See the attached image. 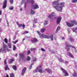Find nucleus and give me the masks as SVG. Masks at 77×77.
Returning a JSON list of instances; mask_svg holds the SVG:
<instances>
[{
    "mask_svg": "<svg viewBox=\"0 0 77 77\" xmlns=\"http://www.w3.org/2000/svg\"><path fill=\"white\" fill-rule=\"evenodd\" d=\"M32 65H33L32 64L31 65L29 66V69H32Z\"/></svg>",
    "mask_w": 77,
    "mask_h": 77,
    "instance_id": "39",
    "label": "nucleus"
},
{
    "mask_svg": "<svg viewBox=\"0 0 77 77\" xmlns=\"http://www.w3.org/2000/svg\"><path fill=\"white\" fill-rule=\"evenodd\" d=\"M6 6H7V0H5L4 2L3 8L5 9L6 8Z\"/></svg>",
    "mask_w": 77,
    "mask_h": 77,
    "instance_id": "10",
    "label": "nucleus"
},
{
    "mask_svg": "<svg viewBox=\"0 0 77 77\" xmlns=\"http://www.w3.org/2000/svg\"><path fill=\"white\" fill-rule=\"evenodd\" d=\"M37 33H38L39 35L40 38H47V39H50L51 38V41L53 40V35H47L45 34H42L39 33V31H37Z\"/></svg>",
    "mask_w": 77,
    "mask_h": 77,
    "instance_id": "3",
    "label": "nucleus"
},
{
    "mask_svg": "<svg viewBox=\"0 0 77 77\" xmlns=\"http://www.w3.org/2000/svg\"><path fill=\"white\" fill-rule=\"evenodd\" d=\"M14 2V0H10V2L11 4H13Z\"/></svg>",
    "mask_w": 77,
    "mask_h": 77,
    "instance_id": "37",
    "label": "nucleus"
},
{
    "mask_svg": "<svg viewBox=\"0 0 77 77\" xmlns=\"http://www.w3.org/2000/svg\"><path fill=\"white\" fill-rule=\"evenodd\" d=\"M36 50V49L35 48H31L30 49V50L31 51H34L35 50Z\"/></svg>",
    "mask_w": 77,
    "mask_h": 77,
    "instance_id": "32",
    "label": "nucleus"
},
{
    "mask_svg": "<svg viewBox=\"0 0 77 77\" xmlns=\"http://www.w3.org/2000/svg\"><path fill=\"white\" fill-rule=\"evenodd\" d=\"M4 63L5 65H6V60L5 59V60H4Z\"/></svg>",
    "mask_w": 77,
    "mask_h": 77,
    "instance_id": "45",
    "label": "nucleus"
},
{
    "mask_svg": "<svg viewBox=\"0 0 77 77\" xmlns=\"http://www.w3.org/2000/svg\"><path fill=\"white\" fill-rule=\"evenodd\" d=\"M10 77H15L14 74L13 73H11L10 74Z\"/></svg>",
    "mask_w": 77,
    "mask_h": 77,
    "instance_id": "18",
    "label": "nucleus"
},
{
    "mask_svg": "<svg viewBox=\"0 0 77 77\" xmlns=\"http://www.w3.org/2000/svg\"><path fill=\"white\" fill-rule=\"evenodd\" d=\"M48 23V21L46 20L45 21V22L44 23V26H46L47 24Z\"/></svg>",
    "mask_w": 77,
    "mask_h": 77,
    "instance_id": "28",
    "label": "nucleus"
},
{
    "mask_svg": "<svg viewBox=\"0 0 77 77\" xmlns=\"http://www.w3.org/2000/svg\"><path fill=\"white\" fill-rule=\"evenodd\" d=\"M2 15V11H0V15Z\"/></svg>",
    "mask_w": 77,
    "mask_h": 77,
    "instance_id": "55",
    "label": "nucleus"
},
{
    "mask_svg": "<svg viewBox=\"0 0 77 77\" xmlns=\"http://www.w3.org/2000/svg\"><path fill=\"white\" fill-rule=\"evenodd\" d=\"M30 13L31 14L33 15V14H34L35 13V11L33 10H31L30 12Z\"/></svg>",
    "mask_w": 77,
    "mask_h": 77,
    "instance_id": "19",
    "label": "nucleus"
},
{
    "mask_svg": "<svg viewBox=\"0 0 77 77\" xmlns=\"http://www.w3.org/2000/svg\"><path fill=\"white\" fill-rule=\"evenodd\" d=\"M69 40L70 41H71V42H72V41H74V39L72 38V37H70Z\"/></svg>",
    "mask_w": 77,
    "mask_h": 77,
    "instance_id": "27",
    "label": "nucleus"
},
{
    "mask_svg": "<svg viewBox=\"0 0 77 77\" xmlns=\"http://www.w3.org/2000/svg\"><path fill=\"white\" fill-rule=\"evenodd\" d=\"M9 69V67H8V65H6L5 68V70H8V69Z\"/></svg>",
    "mask_w": 77,
    "mask_h": 77,
    "instance_id": "30",
    "label": "nucleus"
},
{
    "mask_svg": "<svg viewBox=\"0 0 77 77\" xmlns=\"http://www.w3.org/2000/svg\"><path fill=\"white\" fill-rule=\"evenodd\" d=\"M36 27V25L33 24V27Z\"/></svg>",
    "mask_w": 77,
    "mask_h": 77,
    "instance_id": "54",
    "label": "nucleus"
},
{
    "mask_svg": "<svg viewBox=\"0 0 77 77\" xmlns=\"http://www.w3.org/2000/svg\"><path fill=\"white\" fill-rule=\"evenodd\" d=\"M68 33H70V31H69V30H68Z\"/></svg>",
    "mask_w": 77,
    "mask_h": 77,
    "instance_id": "56",
    "label": "nucleus"
},
{
    "mask_svg": "<svg viewBox=\"0 0 77 77\" xmlns=\"http://www.w3.org/2000/svg\"><path fill=\"white\" fill-rule=\"evenodd\" d=\"M67 54L68 56H69L70 57H72V58H73L74 57V56H73V55L71 54V52H68L67 53Z\"/></svg>",
    "mask_w": 77,
    "mask_h": 77,
    "instance_id": "15",
    "label": "nucleus"
},
{
    "mask_svg": "<svg viewBox=\"0 0 77 77\" xmlns=\"http://www.w3.org/2000/svg\"><path fill=\"white\" fill-rule=\"evenodd\" d=\"M26 8V3H25V6H24V8Z\"/></svg>",
    "mask_w": 77,
    "mask_h": 77,
    "instance_id": "48",
    "label": "nucleus"
},
{
    "mask_svg": "<svg viewBox=\"0 0 77 77\" xmlns=\"http://www.w3.org/2000/svg\"><path fill=\"white\" fill-rule=\"evenodd\" d=\"M31 41L32 42H36L38 41V40L35 38H32Z\"/></svg>",
    "mask_w": 77,
    "mask_h": 77,
    "instance_id": "17",
    "label": "nucleus"
},
{
    "mask_svg": "<svg viewBox=\"0 0 77 77\" xmlns=\"http://www.w3.org/2000/svg\"><path fill=\"white\" fill-rule=\"evenodd\" d=\"M18 40H17L15 41L14 42H13V44H16V43H17V42H18Z\"/></svg>",
    "mask_w": 77,
    "mask_h": 77,
    "instance_id": "31",
    "label": "nucleus"
},
{
    "mask_svg": "<svg viewBox=\"0 0 77 77\" xmlns=\"http://www.w3.org/2000/svg\"><path fill=\"white\" fill-rule=\"evenodd\" d=\"M16 23L17 24V25H18V26H19V23H18V22H16Z\"/></svg>",
    "mask_w": 77,
    "mask_h": 77,
    "instance_id": "50",
    "label": "nucleus"
},
{
    "mask_svg": "<svg viewBox=\"0 0 77 77\" xmlns=\"http://www.w3.org/2000/svg\"><path fill=\"white\" fill-rule=\"evenodd\" d=\"M23 24H20L19 25L18 27H23Z\"/></svg>",
    "mask_w": 77,
    "mask_h": 77,
    "instance_id": "41",
    "label": "nucleus"
},
{
    "mask_svg": "<svg viewBox=\"0 0 77 77\" xmlns=\"http://www.w3.org/2000/svg\"><path fill=\"white\" fill-rule=\"evenodd\" d=\"M11 38H10L9 39V41H8L9 42H11Z\"/></svg>",
    "mask_w": 77,
    "mask_h": 77,
    "instance_id": "51",
    "label": "nucleus"
},
{
    "mask_svg": "<svg viewBox=\"0 0 77 77\" xmlns=\"http://www.w3.org/2000/svg\"><path fill=\"white\" fill-rule=\"evenodd\" d=\"M66 49L67 51H68L69 50V49L70 48V47H72V53H76L77 52V50H76V49L73 46H71L70 45H69L68 44V43L67 42H66Z\"/></svg>",
    "mask_w": 77,
    "mask_h": 77,
    "instance_id": "2",
    "label": "nucleus"
},
{
    "mask_svg": "<svg viewBox=\"0 0 77 77\" xmlns=\"http://www.w3.org/2000/svg\"><path fill=\"white\" fill-rule=\"evenodd\" d=\"M61 39L63 40V39H65V38H64V37H61Z\"/></svg>",
    "mask_w": 77,
    "mask_h": 77,
    "instance_id": "49",
    "label": "nucleus"
},
{
    "mask_svg": "<svg viewBox=\"0 0 77 77\" xmlns=\"http://www.w3.org/2000/svg\"><path fill=\"white\" fill-rule=\"evenodd\" d=\"M26 67H25L23 68V69L22 70V75H24V73L26 72Z\"/></svg>",
    "mask_w": 77,
    "mask_h": 77,
    "instance_id": "11",
    "label": "nucleus"
},
{
    "mask_svg": "<svg viewBox=\"0 0 77 77\" xmlns=\"http://www.w3.org/2000/svg\"><path fill=\"white\" fill-rule=\"evenodd\" d=\"M30 3L32 4L31 7L33 9H36L39 8V6L37 4H35L34 5H33L35 3V1L33 0H31L30 1Z\"/></svg>",
    "mask_w": 77,
    "mask_h": 77,
    "instance_id": "4",
    "label": "nucleus"
},
{
    "mask_svg": "<svg viewBox=\"0 0 77 77\" xmlns=\"http://www.w3.org/2000/svg\"><path fill=\"white\" fill-rule=\"evenodd\" d=\"M45 71H47V72L48 73H52V71H51V70L49 69H45Z\"/></svg>",
    "mask_w": 77,
    "mask_h": 77,
    "instance_id": "14",
    "label": "nucleus"
},
{
    "mask_svg": "<svg viewBox=\"0 0 77 77\" xmlns=\"http://www.w3.org/2000/svg\"><path fill=\"white\" fill-rule=\"evenodd\" d=\"M73 76L74 77H77V73L75 72L74 74H73Z\"/></svg>",
    "mask_w": 77,
    "mask_h": 77,
    "instance_id": "24",
    "label": "nucleus"
},
{
    "mask_svg": "<svg viewBox=\"0 0 77 77\" xmlns=\"http://www.w3.org/2000/svg\"><path fill=\"white\" fill-rule=\"evenodd\" d=\"M15 56H16V57H17V54H15Z\"/></svg>",
    "mask_w": 77,
    "mask_h": 77,
    "instance_id": "58",
    "label": "nucleus"
},
{
    "mask_svg": "<svg viewBox=\"0 0 77 77\" xmlns=\"http://www.w3.org/2000/svg\"><path fill=\"white\" fill-rule=\"evenodd\" d=\"M35 72H39L40 73H43L44 72L42 70V65L39 66L36 69Z\"/></svg>",
    "mask_w": 77,
    "mask_h": 77,
    "instance_id": "6",
    "label": "nucleus"
},
{
    "mask_svg": "<svg viewBox=\"0 0 77 77\" xmlns=\"http://www.w3.org/2000/svg\"><path fill=\"white\" fill-rule=\"evenodd\" d=\"M14 9V7L12 6H11L9 8V9L10 10H13V9Z\"/></svg>",
    "mask_w": 77,
    "mask_h": 77,
    "instance_id": "33",
    "label": "nucleus"
},
{
    "mask_svg": "<svg viewBox=\"0 0 77 77\" xmlns=\"http://www.w3.org/2000/svg\"><path fill=\"white\" fill-rule=\"evenodd\" d=\"M66 24L67 26H68V27H72V26H73V24L69 23L68 22H67L66 23Z\"/></svg>",
    "mask_w": 77,
    "mask_h": 77,
    "instance_id": "12",
    "label": "nucleus"
},
{
    "mask_svg": "<svg viewBox=\"0 0 77 77\" xmlns=\"http://www.w3.org/2000/svg\"><path fill=\"white\" fill-rule=\"evenodd\" d=\"M13 50L14 51H15V50H16V47L15 46V45H14V48H13Z\"/></svg>",
    "mask_w": 77,
    "mask_h": 77,
    "instance_id": "40",
    "label": "nucleus"
},
{
    "mask_svg": "<svg viewBox=\"0 0 77 77\" xmlns=\"http://www.w3.org/2000/svg\"><path fill=\"white\" fill-rule=\"evenodd\" d=\"M20 11H22V9H20Z\"/></svg>",
    "mask_w": 77,
    "mask_h": 77,
    "instance_id": "62",
    "label": "nucleus"
},
{
    "mask_svg": "<svg viewBox=\"0 0 77 77\" xmlns=\"http://www.w3.org/2000/svg\"><path fill=\"white\" fill-rule=\"evenodd\" d=\"M8 46L5 45V44H3V47L0 49V53H5L6 51L8 50Z\"/></svg>",
    "mask_w": 77,
    "mask_h": 77,
    "instance_id": "5",
    "label": "nucleus"
},
{
    "mask_svg": "<svg viewBox=\"0 0 77 77\" xmlns=\"http://www.w3.org/2000/svg\"><path fill=\"white\" fill-rule=\"evenodd\" d=\"M77 0H72V3H76V2H77Z\"/></svg>",
    "mask_w": 77,
    "mask_h": 77,
    "instance_id": "38",
    "label": "nucleus"
},
{
    "mask_svg": "<svg viewBox=\"0 0 77 77\" xmlns=\"http://www.w3.org/2000/svg\"><path fill=\"white\" fill-rule=\"evenodd\" d=\"M41 50L42 51H45V49H44L43 48H41Z\"/></svg>",
    "mask_w": 77,
    "mask_h": 77,
    "instance_id": "42",
    "label": "nucleus"
},
{
    "mask_svg": "<svg viewBox=\"0 0 77 77\" xmlns=\"http://www.w3.org/2000/svg\"><path fill=\"white\" fill-rule=\"evenodd\" d=\"M30 53V50H28L27 51V54H29Z\"/></svg>",
    "mask_w": 77,
    "mask_h": 77,
    "instance_id": "43",
    "label": "nucleus"
},
{
    "mask_svg": "<svg viewBox=\"0 0 77 77\" xmlns=\"http://www.w3.org/2000/svg\"><path fill=\"white\" fill-rule=\"evenodd\" d=\"M61 17H59L57 18V24H59L60 23V21H61Z\"/></svg>",
    "mask_w": 77,
    "mask_h": 77,
    "instance_id": "13",
    "label": "nucleus"
},
{
    "mask_svg": "<svg viewBox=\"0 0 77 77\" xmlns=\"http://www.w3.org/2000/svg\"><path fill=\"white\" fill-rule=\"evenodd\" d=\"M65 63H68V61H66L65 62Z\"/></svg>",
    "mask_w": 77,
    "mask_h": 77,
    "instance_id": "53",
    "label": "nucleus"
},
{
    "mask_svg": "<svg viewBox=\"0 0 77 77\" xmlns=\"http://www.w3.org/2000/svg\"><path fill=\"white\" fill-rule=\"evenodd\" d=\"M32 60L35 62V61H36V58L35 57H33L32 58Z\"/></svg>",
    "mask_w": 77,
    "mask_h": 77,
    "instance_id": "34",
    "label": "nucleus"
},
{
    "mask_svg": "<svg viewBox=\"0 0 77 77\" xmlns=\"http://www.w3.org/2000/svg\"><path fill=\"white\" fill-rule=\"evenodd\" d=\"M31 58L30 57L28 56L27 58L26 59V60L29 61L30 60Z\"/></svg>",
    "mask_w": 77,
    "mask_h": 77,
    "instance_id": "29",
    "label": "nucleus"
},
{
    "mask_svg": "<svg viewBox=\"0 0 77 77\" xmlns=\"http://www.w3.org/2000/svg\"><path fill=\"white\" fill-rule=\"evenodd\" d=\"M0 60H1V58L0 57Z\"/></svg>",
    "mask_w": 77,
    "mask_h": 77,
    "instance_id": "63",
    "label": "nucleus"
},
{
    "mask_svg": "<svg viewBox=\"0 0 77 77\" xmlns=\"http://www.w3.org/2000/svg\"><path fill=\"white\" fill-rule=\"evenodd\" d=\"M19 57L20 58V60H21V59L22 60H24L26 59V57H24V54H20Z\"/></svg>",
    "mask_w": 77,
    "mask_h": 77,
    "instance_id": "9",
    "label": "nucleus"
},
{
    "mask_svg": "<svg viewBox=\"0 0 77 77\" xmlns=\"http://www.w3.org/2000/svg\"><path fill=\"white\" fill-rule=\"evenodd\" d=\"M25 0H22V2H23V1H24Z\"/></svg>",
    "mask_w": 77,
    "mask_h": 77,
    "instance_id": "61",
    "label": "nucleus"
},
{
    "mask_svg": "<svg viewBox=\"0 0 77 77\" xmlns=\"http://www.w3.org/2000/svg\"><path fill=\"white\" fill-rule=\"evenodd\" d=\"M59 60H60V62H63V60L62 59H59Z\"/></svg>",
    "mask_w": 77,
    "mask_h": 77,
    "instance_id": "46",
    "label": "nucleus"
},
{
    "mask_svg": "<svg viewBox=\"0 0 77 77\" xmlns=\"http://www.w3.org/2000/svg\"><path fill=\"white\" fill-rule=\"evenodd\" d=\"M6 75V76H4V77H9V75Z\"/></svg>",
    "mask_w": 77,
    "mask_h": 77,
    "instance_id": "52",
    "label": "nucleus"
},
{
    "mask_svg": "<svg viewBox=\"0 0 77 77\" xmlns=\"http://www.w3.org/2000/svg\"><path fill=\"white\" fill-rule=\"evenodd\" d=\"M52 53H55V52H52Z\"/></svg>",
    "mask_w": 77,
    "mask_h": 77,
    "instance_id": "60",
    "label": "nucleus"
},
{
    "mask_svg": "<svg viewBox=\"0 0 77 77\" xmlns=\"http://www.w3.org/2000/svg\"><path fill=\"white\" fill-rule=\"evenodd\" d=\"M37 20H38L37 19H35L33 20L34 23H37Z\"/></svg>",
    "mask_w": 77,
    "mask_h": 77,
    "instance_id": "36",
    "label": "nucleus"
},
{
    "mask_svg": "<svg viewBox=\"0 0 77 77\" xmlns=\"http://www.w3.org/2000/svg\"><path fill=\"white\" fill-rule=\"evenodd\" d=\"M22 27H23V29H24L26 27V26H25L24 24H23Z\"/></svg>",
    "mask_w": 77,
    "mask_h": 77,
    "instance_id": "44",
    "label": "nucleus"
},
{
    "mask_svg": "<svg viewBox=\"0 0 77 77\" xmlns=\"http://www.w3.org/2000/svg\"><path fill=\"white\" fill-rule=\"evenodd\" d=\"M24 40H25V38L23 39V41H24Z\"/></svg>",
    "mask_w": 77,
    "mask_h": 77,
    "instance_id": "59",
    "label": "nucleus"
},
{
    "mask_svg": "<svg viewBox=\"0 0 77 77\" xmlns=\"http://www.w3.org/2000/svg\"><path fill=\"white\" fill-rule=\"evenodd\" d=\"M60 69L62 71L64 75L65 76H67V75H68V73L64 69H63V68H61Z\"/></svg>",
    "mask_w": 77,
    "mask_h": 77,
    "instance_id": "8",
    "label": "nucleus"
},
{
    "mask_svg": "<svg viewBox=\"0 0 77 77\" xmlns=\"http://www.w3.org/2000/svg\"><path fill=\"white\" fill-rule=\"evenodd\" d=\"M6 21H7V24H8V25L9 24V22H8L7 20H6Z\"/></svg>",
    "mask_w": 77,
    "mask_h": 77,
    "instance_id": "47",
    "label": "nucleus"
},
{
    "mask_svg": "<svg viewBox=\"0 0 77 77\" xmlns=\"http://www.w3.org/2000/svg\"><path fill=\"white\" fill-rule=\"evenodd\" d=\"M4 41L6 43V44H8V39H7V38H5L4 40Z\"/></svg>",
    "mask_w": 77,
    "mask_h": 77,
    "instance_id": "23",
    "label": "nucleus"
},
{
    "mask_svg": "<svg viewBox=\"0 0 77 77\" xmlns=\"http://www.w3.org/2000/svg\"><path fill=\"white\" fill-rule=\"evenodd\" d=\"M56 13H55L54 12H52L51 13V15H48V18H50V19H52V18L53 17V18H54L53 19H56V17H55V16H56Z\"/></svg>",
    "mask_w": 77,
    "mask_h": 77,
    "instance_id": "7",
    "label": "nucleus"
},
{
    "mask_svg": "<svg viewBox=\"0 0 77 77\" xmlns=\"http://www.w3.org/2000/svg\"><path fill=\"white\" fill-rule=\"evenodd\" d=\"M14 60L13 59H11L10 60V62H9V63L11 64V63H12V62H14Z\"/></svg>",
    "mask_w": 77,
    "mask_h": 77,
    "instance_id": "22",
    "label": "nucleus"
},
{
    "mask_svg": "<svg viewBox=\"0 0 77 77\" xmlns=\"http://www.w3.org/2000/svg\"><path fill=\"white\" fill-rule=\"evenodd\" d=\"M29 32L27 31H25L24 33L22 34V35H24L25 34L28 33Z\"/></svg>",
    "mask_w": 77,
    "mask_h": 77,
    "instance_id": "35",
    "label": "nucleus"
},
{
    "mask_svg": "<svg viewBox=\"0 0 77 77\" xmlns=\"http://www.w3.org/2000/svg\"><path fill=\"white\" fill-rule=\"evenodd\" d=\"M72 23L73 24H77V22H75V21H71Z\"/></svg>",
    "mask_w": 77,
    "mask_h": 77,
    "instance_id": "25",
    "label": "nucleus"
},
{
    "mask_svg": "<svg viewBox=\"0 0 77 77\" xmlns=\"http://www.w3.org/2000/svg\"><path fill=\"white\" fill-rule=\"evenodd\" d=\"M2 18L0 19V23H1V21H2Z\"/></svg>",
    "mask_w": 77,
    "mask_h": 77,
    "instance_id": "57",
    "label": "nucleus"
},
{
    "mask_svg": "<svg viewBox=\"0 0 77 77\" xmlns=\"http://www.w3.org/2000/svg\"><path fill=\"white\" fill-rule=\"evenodd\" d=\"M13 68L14 70H15V71H16V70H17V66L15 65L13 66Z\"/></svg>",
    "mask_w": 77,
    "mask_h": 77,
    "instance_id": "20",
    "label": "nucleus"
},
{
    "mask_svg": "<svg viewBox=\"0 0 77 77\" xmlns=\"http://www.w3.org/2000/svg\"><path fill=\"white\" fill-rule=\"evenodd\" d=\"M8 45L9 48H11L12 47V45H11V44L10 43H8Z\"/></svg>",
    "mask_w": 77,
    "mask_h": 77,
    "instance_id": "21",
    "label": "nucleus"
},
{
    "mask_svg": "<svg viewBox=\"0 0 77 77\" xmlns=\"http://www.w3.org/2000/svg\"><path fill=\"white\" fill-rule=\"evenodd\" d=\"M60 26H58L57 28V29L55 32V33H57V32H58L59 31V30H60Z\"/></svg>",
    "mask_w": 77,
    "mask_h": 77,
    "instance_id": "16",
    "label": "nucleus"
},
{
    "mask_svg": "<svg viewBox=\"0 0 77 77\" xmlns=\"http://www.w3.org/2000/svg\"><path fill=\"white\" fill-rule=\"evenodd\" d=\"M59 2V0H57L52 2V5L54 6V8L57 11L61 12L62 11L63 7L64 6V2H62L59 4L58 2Z\"/></svg>",
    "mask_w": 77,
    "mask_h": 77,
    "instance_id": "1",
    "label": "nucleus"
},
{
    "mask_svg": "<svg viewBox=\"0 0 77 77\" xmlns=\"http://www.w3.org/2000/svg\"><path fill=\"white\" fill-rule=\"evenodd\" d=\"M45 30V29L43 28L41 29V32H44Z\"/></svg>",
    "mask_w": 77,
    "mask_h": 77,
    "instance_id": "26",
    "label": "nucleus"
},
{
    "mask_svg": "<svg viewBox=\"0 0 77 77\" xmlns=\"http://www.w3.org/2000/svg\"><path fill=\"white\" fill-rule=\"evenodd\" d=\"M10 51V50H9L8 51Z\"/></svg>",
    "mask_w": 77,
    "mask_h": 77,
    "instance_id": "64",
    "label": "nucleus"
}]
</instances>
